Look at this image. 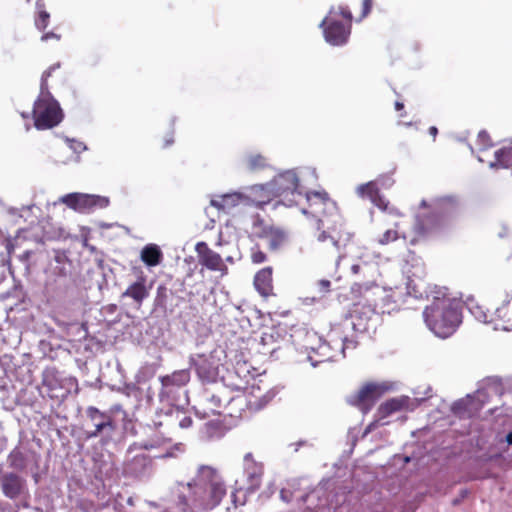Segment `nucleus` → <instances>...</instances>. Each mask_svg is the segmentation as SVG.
<instances>
[{"instance_id":"nucleus-45","label":"nucleus","mask_w":512,"mask_h":512,"mask_svg":"<svg viewBox=\"0 0 512 512\" xmlns=\"http://www.w3.org/2000/svg\"><path fill=\"white\" fill-rule=\"evenodd\" d=\"M192 422L191 416L187 415L186 411H184L182 418L179 419L178 426L182 429H187L191 427Z\"/></svg>"},{"instance_id":"nucleus-27","label":"nucleus","mask_w":512,"mask_h":512,"mask_svg":"<svg viewBox=\"0 0 512 512\" xmlns=\"http://www.w3.org/2000/svg\"><path fill=\"white\" fill-rule=\"evenodd\" d=\"M490 167L512 169V143L495 151V161L490 163Z\"/></svg>"},{"instance_id":"nucleus-60","label":"nucleus","mask_w":512,"mask_h":512,"mask_svg":"<svg viewBox=\"0 0 512 512\" xmlns=\"http://www.w3.org/2000/svg\"><path fill=\"white\" fill-rule=\"evenodd\" d=\"M361 268H362V266H361V265H359V264H353V265L351 266V272H352L353 274H358V273L360 272Z\"/></svg>"},{"instance_id":"nucleus-42","label":"nucleus","mask_w":512,"mask_h":512,"mask_svg":"<svg viewBox=\"0 0 512 512\" xmlns=\"http://www.w3.org/2000/svg\"><path fill=\"white\" fill-rule=\"evenodd\" d=\"M373 182H377V186L379 187H382V188H385V189H388L390 187L393 186L394 184V179L392 178V175L391 174H383V175H380L376 180H374Z\"/></svg>"},{"instance_id":"nucleus-10","label":"nucleus","mask_w":512,"mask_h":512,"mask_svg":"<svg viewBox=\"0 0 512 512\" xmlns=\"http://www.w3.org/2000/svg\"><path fill=\"white\" fill-rule=\"evenodd\" d=\"M335 6L329 9L327 16L320 22L319 28L323 30L325 41L332 45L341 47L348 43L351 34V24L346 25L335 16Z\"/></svg>"},{"instance_id":"nucleus-5","label":"nucleus","mask_w":512,"mask_h":512,"mask_svg":"<svg viewBox=\"0 0 512 512\" xmlns=\"http://www.w3.org/2000/svg\"><path fill=\"white\" fill-rule=\"evenodd\" d=\"M253 189L262 191L265 197L263 200H257V207H262L269 203L273 197H284L289 202V205H291L294 199L289 198V196H302L303 194H305L308 201L311 199V196L319 197L322 201L328 200V194L326 192H304L299 184L298 174L294 169L279 173L270 182L255 185Z\"/></svg>"},{"instance_id":"nucleus-25","label":"nucleus","mask_w":512,"mask_h":512,"mask_svg":"<svg viewBox=\"0 0 512 512\" xmlns=\"http://www.w3.org/2000/svg\"><path fill=\"white\" fill-rule=\"evenodd\" d=\"M140 258L147 266L154 267L160 264L163 254L156 244H147L142 248Z\"/></svg>"},{"instance_id":"nucleus-61","label":"nucleus","mask_w":512,"mask_h":512,"mask_svg":"<svg viewBox=\"0 0 512 512\" xmlns=\"http://www.w3.org/2000/svg\"><path fill=\"white\" fill-rule=\"evenodd\" d=\"M506 442L508 445L512 446V430L509 431L507 434H506Z\"/></svg>"},{"instance_id":"nucleus-37","label":"nucleus","mask_w":512,"mask_h":512,"mask_svg":"<svg viewBox=\"0 0 512 512\" xmlns=\"http://www.w3.org/2000/svg\"><path fill=\"white\" fill-rule=\"evenodd\" d=\"M336 347L339 349L340 355L345 357V349L349 347H356V341L347 336L337 337Z\"/></svg>"},{"instance_id":"nucleus-11","label":"nucleus","mask_w":512,"mask_h":512,"mask_svg":"<svg viewBox=\"0 0 512 512\" xmlns=\"http://www.w3.org/2000/svg\"><path fill=\"white\" fill-rule=\"evenodd\" d=\"M0 492L5 498L17 501L28 493L27 480L18 472L4 470L0 465Z\"/></svg>"},{"instance_id":"nucleus-8","label":"nucleus","mask_w":512,"mask_h":512,"mask_svg":"<svg viewBox=\"0 0 512 512\" xmlns=\"http://www.w3.org/2000/svg\"><path fill=\"white\" fill-rule=\"evenodd\" d=\"M31 115L34 120V127L37 130H47L59 125L64 112L60 103L50 91H40L37 99L34 101Z\"/></svg>"},{"instance_id":"nucleus-14","label":"nucleus","mask_w":512,"mask_h":512,"mask_svg":"<svg viewBox=\"0 0 512 512\" xmlns=\"http://www.w3.org/2000/svg\"><path fill=\"white\" fill-rule=\"evenodd\" d=\"M385 391H387V387L384 384L367 383L356 394L348 397V403L353 406H370Z\"/></svg>"},{"instance_id":"nucleus-22","label":"nucleus","mask_w":512,"mask_h":512,"mask_svg":"<svg viewBox=\"0 0 512 512\" xmlns=\"http://www.w3.org/2000/svg\"><path fill=\"white\" fill-rule=\"evenodd\" d=\"M511 299H506L500 307H497L494 315L500 323H496L494 330L512 331V311L510 310Z\"/></svg>"},{"instance_id":"nucleus-51","label":"nucleus","mask_w":512,"mask_h":512,"mask_svg":"<svg viewBox=\"0 0 512 512\" xmlns=\"http://www.w3.org/2000/svg\"><path fill=\"white\" fill-rule=\"evenodd\" d=\"M210 204H211V206H213V207H215V208H217L219 210H224L225 204L222 203V195L217 196L216 198L211 199Z\"/></svg>"},{"instance_id":"nucleus-52","label":"nucleus","mask_w":512,"mask_h":512,"mask_svg":"<svg viewBox=\"0 0 512 512\" xmlns=\"http://www.w3.org/2000/svg\"><path fill=\"white\" fill-rule=\"evenodd\" d=\"M252 260L254 263H262L266 260V255L262 251L253 253Z\"/></svg>"},{"instance_id":"nucleus-31","label":"nucleus","mask_w":512,"mask_h":512,"mask_svg":"<svg viewBox=\"0 0 512 512\" xmlns=\"http://www.w3.org/2000/svg\"><path fill=\"white\" fill-rule=\"evenodd\" d=\"M7 462L9 467L16 471H24L27 467V459L25 454L15 447L8 455Z\"/></svg>"},{"instance_id":"nucleus-6","label":"nucleus","mask_w":512,"mask_h":512,"mask_svg":"<svg viewBox=\"0 0 512 512\" xmlns=\"http://www.w3.org/2000/svg\"><path fill=\"white\" fill-rule=\"evenodd\" d=\"M85 414V439L98 438L102 446L115 443L119 429L117 420L111 411H101L94 406H89Z\"/></svg>"},{"instance_id":"nucleus-40","label":"nucleus","mask_w":512,"mask_h":512,"mask_svg":"<svg viewBox=\"0 0 512 512\" xmlns=\"http://www.w3.org/2000/svg\"><path fill=\"white\" fill-rule=\"evenodd\" d=\"M50 14L46 10H40L35 19V26L38 30H44L49 24Z\"/></svg>"},{"instance_id":"nucleus-18","label":"nucleus","mask_w":512,"mask_h":512,"mask_svg":"<svg viewBox=\"0 0 512 512\" xmlns=\"http://www.w3.org/2000/svg\"><path fill=\"white\" fill-rule=\"evenodd\" d=\"M356 194L360 198H368L376 207L381 210H386L389 202L380 193L377 182H367L360 184L356 188Z\"/></svg>"},{"instance_id":"nucleus-26","label":"nucleus","mask_w":512,"mask_h":512,"mask_svg":"<svg viewBox=\"0 0 512 512\" xmlns=\"http://www.w3.org/2000/svg\"><path fill=\"white\" fill-rule=\"evenodd\" d=\"M222 203L225 204L224 211H229L235 206L239 204L243 205H252L257 206V201L252 200L250 197L246 196L240 192H232L222 195Z\"/></svg>"},{"instance_id":"nucleus-23","label":"nucleus","mask_w":512,"mask_h":512,"mask_svg":"<svg viewBox=\"0 0 512 512\" xmlns=\"http://www.w3.org/2000/svg\"><path fill=\"white\" fill-rule=\"evenodd\" d=\"M255 289L260 295L267 297L272 292V268L265 267L258 271L254 277Z\"/></svg>"},{"instance_id":"nucleus-4","label":"nucleus","mask_w":512,"mask_h":512,"mask_svg":"<svg viewBox=\"0 0 512 512\" xmlns=\"http://www.w3.org/2000/svg\"><path fill=\"white\" fill-rule=\"evenodd\" d=\"M420 208L424 211L416 215L414 230L418 236H425L458 214L460 200L455 195H447L432 199L430 202L422 200Z\"/></svg>"},{"instance_id":"nucleus-33","label":"nucleus","mask_w":512,"mask_h":512,"mask_svg":"<svg viewBox=\"0 0 512 512\" xmlns=\"http://www.w3.org/2000/svg\"><path fill=\"white\" fill-rule=\"evenodd\" d=\"M169 290L164 285L157 287L156 297L154 299V310L165 313L167 311V299Z\"/></svg>"},{"instance_id":"nucleus-15","label":"nucleus","mask_w":512,"mask_h":512,"mask_svg":"<svg viewBox=\"0 0 512 512\" xmlns=\"http://www.w3.org/2000/svg\"><path fill=\"white\" fill-rule=\"evenodd\" d=\"M503 386L501 383V379L498 377H490L487 378L483 385L476 390L473 396L475 400V404H481V409L483 406L488 403L491 395H502Z\"/></svg>"},{"instance_id":"nucleus-7","label":"nucleus","mask_w":512,"mask_h":512,"mask_svg":"<svg viewBox=\"0 0 512 512\" xmlns=\"http://www.w3.org/2000/svg\"><path fill=\"white\" fill-rule=\"evenodd\" d=\"M161 389L158 397L162 405L173 404L187 406L189 404L187 384L191 379L190 369L175 370L170 374L158 377Z\"/></svg>"},{"instance_id":"nucleus-3","label":"nucleus","mask_w":512,"mask_h":512,"mask_svg":"<svg viewBox=\"0 0 512 512\" xmlns=\"http://www.w3.org/2000/svg\"><path fill=\"white\" fill-rule=\"evenodd\" d=\"M359 291L368 302L367 305H357L350 317L343 322L344 326L351 327L357 333L369 332L377 321L379 313H385V306L390 303L391 295L385 288L374 282L358 284Z\"/></svg>"},{"instance_id":"nucleus-38","label":"nucleus","mask_w":512,"mask_h":512,"mask_svg":"<svg viewBox=\"0 0 512 512\" xmlns=\"http://www.w3.org/2000/svg\"><path fill=\"white\" fill-rule=\"evenodd\" d=\"M334 16L338 19L339 16L343 17L345 22L344 24L352 25L353 15L350 11L349 7L346 5H340L338 7H335V14Z\"/></svg>"},{"instance_id":"nucleus-20","label":"nucleus","mask_w":512,"mask_h":512,"mask_svg":"<svg viewBox=\"0 0 512 512\" xmlns=\"http://www.w3.org/2000/svg\"><path fill=\"white\" fill-rule=\"evenodd\" d=\"M151 285L147 286L145 277H138L136 281L131 283L122 293V298H131L136 304L141 305L149 296Z\"/></svg>"},{"instance_id":"nucleus-56","label":"nucleus","mask_w":512,"mask_h":512,"mask_svg":"<svg viewBox=\"0 0 512 512\" xmlns=\"http://www.w3.org/2000/svg\"><path fill=\"white\" fill-rule=\"evenodd\" d=\"M290 497H291V492L289 490H286V489H282L280 491V498L284 501V502H289L290 501Z\"/></svg>"},{"instance_id":"nucleus-28","label":"nucleus","mask_w":512,"mask_h":512,"mask_svg":"<svg viewBox=\"0 0 512 512\" xmlns=\"http://www.w3.org/2000/svg\"><path fill=\"white\" fill-rule=\"evenodd\" d=\"M151 465V460L145 455H138L128 464L127 470L136 477H144Z\"/></svg>"},{"instance_id":"nucleus-16","label":"nucleus","mask_w":512,"mask_h":512,"mask_svg":"<svg viewBox=\"0 0 512 512\" xmlns=\"http://www.w3.org/2000/svg\"><path fill=\"white\" fill-rule=\"evenodd\" d=\"M189 366V369L193 368L195 370L199 380L202 382H213L216 378V368L204 355L191 356L189 358Z\"/></svg>"},{"instance_id":"nucleus-19","label":"nucleus","mask_w":512,"mask_h":512,"mask_svg":"<svg viewBox=\"0 0 512 512\" xmlns=\"http://www.w3.org/2000/svg\"><path fill=\"white\" fill-rule=\"evenodd\" d=\"M203 398L210 405L214 414H221L220 409L226 408L234 400L231 393L223 387L215 392L205 390Z\"/></svg>"},{"instance_id":"nucleus-21","label":"nucleus","mask_w":512,"mask_h":512,"mask_svg":"<svg viewBox=\"0 0 512 512\" xmlns=\"http://www.w3.org/2000/svg\"><path fill=\"white\" fill-rule=\"evenodd\" d=\"M479 410H481V404H475V400L471 394L456 400L451 405L452 413L460 418L470 417Z\"/></svg>"},{"instance_id":"nucleus-36","label":"nucleus","mask_w":512,"mask_h":512,"mask_svg":"<svg viewBox=\"0 0 512 512\" xmlns=\"http://www.w3.org/2000/svg\"><path fill=\"white\" fill-rule=\"evenodd\" d=\"M60 68V63L57 62L51 65L47 70H45L41 76L40 81V91H49L48 87V78L51 77L52 73Z\"/></svg>"},{"instance_id":"nucleus-13","label":"nucleus","mask_w":512,"mask_h":512,"mask_svg":"<svg viewBox=\"0 0 512 512\" xmlns=\"http://www.w3.org/2000/svg\"><path fill=\"white\" fill-rule=\"evenodd\" d=\"M329 341H322L317 348H311L312 352L315 353L319 358L314 359L312 355H308L307 360L313 367H317L322 362H332L337 360L339 349L336 347L337 331L332 330L328 335Z\"/></svg>"},{"instance_id":"nucleus-59","label":"nucleus","mask_w":512,"mask_h":512,"mask_svg":"<svg viewBox=\"0 0 512 512\" xmlns=\"http://www.w3.org/2000/svg\"><path fill=\"white\" fill-rule=\"evenodd\" d=\"M429 134L433 137L435 140L436 136L438 135V128L436 126H431L429 128Z\"/></svg>"},{"instance_id":"nucleus-2","label":"nucleus","mask_w":512,"mask_h":512,"mask_svg":"<svg viewBox=\"0 0 512 512\" xmlns=\"http://www.w3.org/2000/svg\"><path fill=\"white\" fill-rule=\"evenodd\" d=\"M226 494L215 469L202 465L187 483L176 482L170 489L169 505L162 512H204L217 507Z\"/></svg>"},{"instance_id":"nucleus-48","label":"nucleus","mask_w":512,"mask_h":512,"mask_svg":"<svg viewBox=\"0 0 512 512\" xmlns=\"http://www.w3.org/2000/svg\"><path fill=\"white\" fill-rule=\"evenodd\" d=\"M98 266L102 270L103 283L99 284V288L102 290L104 285L107 286L108 272L112 273V270L111 269H108V271L105 270L103 260L98 261Z\"/></svg>"},{"instance_id":"nucleus-63","label":"nucleus","mask_w":512,"mask_h":512,"mask_svg":"<svg viewBox=\"0 0 512 512\" xmlns=\"http://www.w3.org/2000/svg\"><path fill=\"white\" fill-rule=\"evenodd\" d=\"M403 108H404V104L402 102H400V101L395 102V109L397 111L402 110Z\"/></svg>"},{"instance_id":"nucleus-34","label":"nucleus","mask_w":512,"mask_h":512,"mask_svg":"<svg viewBox=\"0 0 512 512\" xmlns=\"http://www.w3.org/2000/svg\"><path fill=\"white\" fill-rule=\"evenodd\" d=\"M66 145L77 155L75 158V162L79 163L81 161L80 154L86 150H88L87 145L75 138H70L68 136L63 137Z\"/></svg>"},{"instance_id":"nucleus-47","label":"nucleus","mask_w":512,"mask_h":512,"mask_svg":"<svg viewBox=\"0 0 512 512\" xmlns=\"http://www.w3.org/2000/svg\"><path fill=\"white\" fill-rule=\"evenodd\" d=\"M319 292L324 295L330 291L331 282L327 279H321L317 282Z\"/></svg>"},{"instance_id":"nucleus-30","label":"nucleus","mask_w":512,"mask_h":512,"mask_svg":"<svg viewBox=\"0 0 512 512\" xmlns=\"http://www.w3.org/2000/svg\"><path fill=\"white\" fill-rule=\"evenodd\" d=\"M185 406H177L173 404H165L162 406L160 411L158 412L159 416L165 417V422L169 425H174L179 422V419L182 418L184 413Z\"/></svg>"},{"instance_id":"nucleus-57","label":"nucleus","mask_w":512,"mask_h":512,"mask_svg":"<svg viewBox=\"0 0 512 512\" xmlns=\"http://www.w3.org/2000/svg\"><path fill=\"white\" fill-rule=\"evenodd\" d=\"M510 231L507 225H502L501 230L498 232V236L500 238L507 237L509 235Z\"/></svg>"},{"instance_id":"nucleus-1","label":"nucleus","mask_w":512,"mask_h":512,"mask_svg":"<svg viewBox=\"0 0 512 512\" xmlns=\"http://www.w3.org/2000/svg\"><path fill=\"white\" fill-rule=\"evenodd\" d=\"M407 295L415 299L431 298V304L423 311L427 327L439 338L450 337L462 322V304L447 296L446 287L428 286L423 277L424 267L421 264L405 267Z\"/></svg>"},{"instance_id":"nucleus-32","label":"nucleus","mask_w":512,"mask_h":512,"mask_svg":"<svg viewBox=\"0 0 512 512\" xmlns=\"http://www.w3.org/2000/svg\"><path fill=\"white\" fill-rule=\"evenodd\" d=\"M260 237H266L268 239V246L271 250H277L283 243V233L276 230H272L271 227H265Z\"/></svg>"},{"instance_id":"nucleus-35","label":"nucleus","mask_w":512,"mask_h":512,"mask_svg":"<svg viewBox=\"0 0 512 512\" xmlns=\"http://www.w3.org/2000/svg\"><path fill=\"white\" fill-rule=\"evenodd\" d=\"M467 308L471 312V314L480 322H491L492 320L488 319V315L483 310V308L477 304L474 303V300L472 298H468L465 302Z\"/></svg>"},{"instance_id":"nucleus-44","label":"nucleus","mask_w":512,"mask_h":512,"mask_svg":"<svg viewBox=\"0 0 512 512\" xmlns=\"http://www.w3.org/2000/svg\"><path fill=\"white\" fill-rule=\"evenodd\" d=\"M489 140H490V138H489V134L487 133V131L481 130L478 133V142L483 148H487V147L491 146V144L489 143Z\"/></svg>"},{"instance_id":"nucleus-43","label":"nucleus","mask_w":512,"mask_h":512,"mask_svg":"<svg viewBox=\"0 0 512 512\" xmlns=\"http://www.w3.org/2000/svg\"><path fill=\"white\" fill-rule=\"evenodd\" d=\"M396 239H397V232L389 229V230L385 231L384 234L381 236V238L379 239V243L384 245V244H388Z\"/></svg>"},{"instance_id":"nucleus-24","label":"nucleus","mask_w":512,"mask_h":512,"mask_svg":"<svg viewBox=\"0 0 512 512\" xmlns=\"http://www.w3.org/2000/svg\"><path fill=\"white\" fill-rule=\"evenodd\" d=\"M244 470L247 478L246 490L248 493H254L260 487L263 467L259 463L251 462V465L244 467Z\"/></svg>"},{"instance_id":"nucleus-50","label":"nucleus","mask_w":512,"mask_h":512,"mask_svg":"<svg viewBox=\"0 0 512 512\" xmlns=\"http://www.w3.org/2000/svg\"><path fill=\"white\" fill-rule=\"evenodd\" d=\"M327 239H331L332 241V244L334 246H337L338 245V240H336L334 237L330 236L326 231H322L319 236H318V241L320 242H324L326 241Z\"/></svg>"},{"instance_id":"nucleus-55","label":"nucleus","mask_w":512,"mask_h":512,"mask_svg":"<svg viewBox=\"0 0 512 512\" xmlns=\"http://www.w3.org/2000/svg\"><path fill=\"white\" fill-rule=\"evenodd\" d=\"M273 334L271 333H263L262 337H261V343L263 345H266V344H269L270 342L273 341Z\"/></svg>"},{"instance_id":"nucleus-29","label":"nucleus","mask_w":512,"mask_h":512,"mask_svg":"<svg viewBox=\"0 0 512 512\" xmlns=\"http://www.w3.org/2000/svg\"><path fill=\"white\" fill-rule=\"evenodd\" d=\"M59 272L60 275L55 280V290L59 297H63L69 295L74 289L75 285L71 275H67L65 273V268H60Z\"/></svg>"},{"instance_id":"nucleus-46","label":"nucleus","mask_w":512,"mask_h":512,"mask_svg":"<svg viewBox=\"0 0 512 512\" xmlns=\"http://www.w3.org/2000/svg\"><path fill=\"white\" fill-rule=\"evenodd\" d=\"M372 5H373V0H363L362 1V12H361L360 20H362L363 18H365L369 15V13L371 12V9H372Z\"/></svg>"},{"instance_id":"nucleus-39","label":"nucleus","mask_w":512,"mask_h":512,"mask_svg":"<svg viewBox=\"0 0 512 512\" xmlns=\"http://www.w3.org/2000/svg\"><path fill=\"white\" fill-rule=\"evenodd\" d=\"M248 164L251 170H258L266 166V159L260 154H253L249 156Z\"/></svg>"},{"instance_id":"nucleus-53","label":"nucleus","mask_w":512,"mask_h":512,"mask_svg":"<svg viewBox=\"0 0 512 512\" xmlns=\"http://www.w3.org/2000/svg\"><path fill=\"white\" fill-rule=\"evenodd\" d=\"M304 446H311V445L306 440H299L295 443L289 444V447H293L294 452H297L301 447H304Z\"/></svg>"},{"instance_id":"nucleus-58","label":"nucleus","mask_w":512,"mask_h":512,"mask_svg":"<svg viewBox=\"0 0 512 512\" xmlns=\"http://www.w3.org/2000/svg\"><path fill=\"white\" fill-rule=\"evenodd\" d=\"M251 462H255V461L252 459V454H251V453H247V454L244 456V466L246 467L247 465H251Z\"/></svg>"},{"instance_id":"nucleus-62","label":"nucleus","mask_w":512,"mask_h":512,"mask_svg":"<svg viewBox=\"0 0 512 512\" xmlns=\"http://www.w3.org/2000/svg\"><path fill=\"white\" fill-rule=\"evenodd\" d=\"M36 8L38 9V12H39L40 10H44V3H43V1H42V0H37V1H36Z\"/></svg>"},{"instance_id":"nucleus-49","label":"nucleus","mask_w":512,"mask_h":512,"mask_svg":"<svg viewBox=\"0 0 512 512\" xmlns=\"http://www.w3.org/2000/svg\"><path fill=\"white\" fill-rule=\"evenodd\" d=\"M468 494V489H462L459 493V496L452 500V505L458 506L468 496Z\"/></svg>"},{"instance_id":"nucleus-64","label":"nucleus","mask_w":512,"mask_h":512,"mask_svg":"<svg viewBox=\"0 0 512 512\" xmlns=\"http://www.w3.org/2000/svg\"><path fill=\"white\" fill-rule=\"evenodd\" d=\"M173 142H174V140H173L172 137L166 138L165 139V146L167 147V146L171 145Z\"/></svg>"},{"instance_id":"nucleus-12","label":"nucleus","mask_w":512,"mask_h":512,"mask_svg":"<svg viewBox=\"0 0 512 512\" xmlns=\"http://www.w3.org/2000/svg\"><path fill=\"white\" fill-rule=\"evenodd\" d=\"M432 391L431 387H427L425 391L426 397H415L411 399L408 396H400L386 400L378 408L380 418L390 416L392 413L402 409L413 410L416 406L421 404L424 400L430 397L429 393Z\"/></svg>"},{"instance_id":"nucleus-54","label":"nucleus","mask_w":512,"mask_h":512,"mask_svg":"<svg viewBox=\"0 0 512 512\" xmlns=\"http://www.w3.org/2000/svg\"><path fill=\"white\" fill-rule=\"evenodd\" d=\"M49 39H60V35L54 33V32H47L42 35L41 40L42 41H48Z\"/></svg>"},{"instance_id":"nucleus-41","label":"nucleus","mask_w":512,"mask_h":512,"mask_svg":"<svg viewBox=\"0 0 512 512\" xmlns=\"http://www.w3.org/2000/svg\"><path fill=\"white\" fill-rule=\"evenodd\" d=\"M275 396L276 391L274 389H271L268 392H266L255 402L256 409L264 408Z\"/></svg>"},{"instance_id":"nucleus-17","label":"nucleus","mask_w":512,"mask_h":512,"mask_svg":"<svg viewBox=\"0 0 512 512\" xmlns=\"http://www.w3.org/2000/svg\"><path fill=\"white\" fill-rule=\"evenodd\" d=\"M196 250L201 254L202 263L209 270L220 271L222 274L227 273V267L223 263L221 255L210 248L204 242H199L196 245Z\"/></svg>"},{"instance_id":"nucleus-9","label":"nucleus","mask_w":512,"mask_h":512,"mask_svg":"<svg viewBox=\"0 0 512 512\" xmlns=\"http://www.w3.org/2000/svg\"><path fill=\"white\" fill-rule=\"evenodd\" d=\"M59 202L78 213L90 214L97 209L107 208L110 200L101 195L72 192L61 196Z\"/></svg>"}]
</instances>
